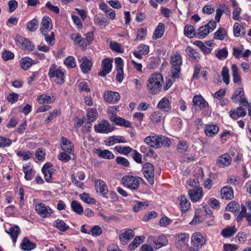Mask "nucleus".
<instances>
[{
	"mask_svg": "<svg viewBox=\"0 0 251 251\" xmlns=\"http://www.w3.org/2000/svg\"><path fill=\"white\" fill-rule=\"evenodd\" d=\"M193 102L194 105L197 106L200 108L206 107L208 106V103L201 95L194 96L193 99Z\"/></svg>",
	"mask_w": 251,
	"mask_h": 251,
	"instance_id": "obj_33",
	"label": "nucleus"
},
{
	"mask_svg": "<svg viewBox=\"0 0 251 251\" xmlns=\"http://www.w3.org/2000/svg\"><path fill=\"white\" fill-rule=\"evenodd\" d=\"M52 27L51 19L48 16H44L42 20L40 31L42 34H47Z\"/></svg>",
	"mask_w": 251,
	"mask_h": 251,
	"instance_id": "obj_14",
	"label": "nucleus"
},
{
	"mask_svg": "<svg viewBox=\"0 0 251 251\" xmlns=\"http://www.w3.org/2000/svg\"><path fill=\"white\" fill-rule=\"evenodd\" d=\"M39 22L36 19H33L27 23L26 28L31 31H35L38 27Z\"/></svg>",
	"mask_w": 251,
	"mask_h": 251,
	"instance_id": "obj_50",
	"label": "nucleus"
},
{
	"mask_svg": "<svg viewBox=\"0 0 251 251\" xmlns=\"http://www.w3.org/2000/svg\"><path fill=\"white\" fill-rule=\"evenodd\" d=\"M103 98L107 102L114 104L119 101L121 96L117 92L107 91L104 93Z\"/></svg>",
	"mask_w": 251,
	"mask_h": 251,
	"instance_id": "obj_13",
	"label": "nucleus"
},
{
	"mask_svg": "<svg viewBox=\"0 0 251 251\" xmlns=\"http://www.w3.org/2000/svg\"><path fill=\"white\" fill-rule=\"evenodd\" d=\"M79 197L80 199L85 203L94 204L96 202L95 199L91 198L88 194L86 193H83L79 195Z\"/></svg>",
	"mask_w": 251,
	"mask_h": 251,
	"instance_id": "obj_54",
	"label": "nucleus"
},
{
	"mask_svg": "<svg viewBox=\"0 0 251 251\" xmlns=\"http://www.w3.org/2000/svg\"><path fill=\"white\" fill-rule=\"evenodd\" d=\"M188 195L193 202L198 201L203 196L202 189V188H197L190 189L188 192Z\"/></svg>",
	"mask_w": 251,
	"mask_h": 251,
	"instance_id": "obj_17",
	"label": "nucleus"
},
{
	"mask_svg": "<svg viewBox=\"0 0 251 251\" xmlns=\"http://www.w3.org/2000/svg\"><path fill=\"white\" fill-rule=\"evenodd\" d=\"M115 150L120 153L124 155H127L131 152L133 149L128 146L123 147L122 146H117L115 147Z\"/></svg>",
	"mask_w": 251,
	"mask_h": 251,
	"instance_id": "obj_51",
	"label": "nucleus"
},
{
	"mask_svg": "<svg viewBox=\"0 0 251 251\" xmlns=\"http://www.w3.org/2000/svg\"><path fill=\"white\" fill-rule=\"evenodd\" d=\"M189 234L186 233H178L176 236V244L177 247H182L187 245Z\"/></svg>",
	"mask_w": 251,
	"mask_h": 251,
	"instance_id": "obj_20",
	"label": "nucleus"
},
{
	"mask_svg": "<svg viewBox=\"0 0 251 251\" xmlns=\"http://www.w3.org/2000/svg\"><path fill=\"white\" fill-rule=\"evenodd\" d=\"M246 115V110L241 106L238 107L236 110H231L229 112L230 117L234 120H237L239 117H245Z\"/></svg>",
	"mask_w": 251,
	"mask_h": 251,
	"instance_id": "obj_30",
	"label": "nucleus"
},
{
	"mask_svg": "<svg viewBox=\"0 0 251 251\" xmlns=\"http://www.w3.org/2000/svg\"><path fill=\"white\" fill-rule=\"evenodd\" d=\"M164 33V25L162 23H159L156 26L152 35L153 39H159L163 35Z\"/></svg>",
	"mask_w": 251,
	"mask_h": 251,
	"instance_id": "obj_38",
	"label": "nucleus"
},
{
	"mask_svg": "<svg viewBox=\"0 0 251 251\" xmlns=\"http://www.w3.org/2000/svg\"><path fill=\"white\" fill-rule=\"evenodd\" d=\"M98 113L95 108H88L87 110V120L90 122H94L98 118Z\"/></svg>",
	"mask_w": 251,
	"mask_h": 251,
	"instance_id": "obj_44",
	"label": "nucleus"
},
{
	"mask_svg": "<svg viewBox=\"0 0 251 251\" xmlns=\"http://www.w3.org/2000/svg\"><path fill=\"white\" fill-rule=\"evenodd\" d=\"M37 100L40 104L44 103H50L54 101L55 98L54 97H50L49 96L42 95L38 97Z\"/></svg>",
	"mask_w": 251,
	"mask_h": 251,
	"instance_id": "obj_48",
	"label": "nucleus"
},
{
	"mask_svg": "<svg viewBox=\"0 0 251 251\" xmlns=\"http://www.w3.org/2000/svg\"><path fill=\"white\" fill-rule=\"evenodd\" d=\"M229 69L226 66H225L223 68L221 75L223 77V81L226 84H228L229 83Z\"/></svg>",
	"mask_w": 251,
	"mask_h": 251,
	"instance_id": "obj_56",
	"label": "nucleus"
},
{
	"mask_svg": "<svg viewBox=\"0 0 251 251\" xmlns=\"http://www.w3.org/2000/svg\"><path fill=\"white\" fill-rule=\"evenodd\" d=\"M72 210L77 214L81 215L83 212V209L81 205L76 201H73L71 202Z\"/></svg>",
	"mask_w": 251,
	"mask_h": 251,
	"instance_id": "obj_49",
	"label": "nucleus"
},
{
	"mask_svg": "<svg viewBox=\"0 0 251 251\" xmlns=\"http://www.w3.org/2000/svg\"><path fill=\"white\" fill-rule=\"evenodd\" d=\"M119 106H109L107 108V113L109 115V120L111 122L118 117L117 116V113L119 111Z\"/></svg>",
	"mask_w": 251,
	"mask_h": 251,
	"instance_id": "obj_39",
	"label": "nucleus"
},
{
	"mask_svg": "<svg viewBox=\"0 0 251 251\" xmlns=\"http://www.w3.org/2000/svg\"><path fill=\"white\" fill-rule=\"evenodd\" d=\"M226 35V31L224 28H220L214 33V38L215 39L223 40Z\"/></svg>",
	"mask_w": 251,
	"mask_h": 251,
	"instance_id": "obj_53",
	"label": "nucleus"
},
{
	"mask_svg": "<svg viewBox=\"0 0 251 251\" xmlns=\"http://www.w3.org/2000/svg\"><path fill=\"white\" fill-rule=\"evenodd\" d=\"M96 153L100 157L107 159H113L115 157L114 154L108 150H102L100 149L96 150Z\"/></svg>",
	"mask_w": 251,
	"mask_h": 251,
	"instance_id": "obj_34",
	"label": "nucleus"
},
{
	"mask_svg": "<svg viewBox=\"0 0 251 251\" xmlns=\"http://www.w3.org/2000/svg\"><path fill=\"white\" fill-rule=\"evenodd\" d=\"M143 180L141 177L131 175L125 176L122 179L123 184L132 190H137L139 187L140 182Z\"/></svg>",
	"mask_w": 251,
	"mask_h": 251,
	"instance_id": "obj_3",
	"label": "nucleus"
},
{
	"mask_svg": "<svg viewBox=\"0 0 251 251\" xmlns=\"http://www.w3.org/2000/svg\"><path fill=\"white\" fill-rule=\"evenodd\" d=\"M142 172L145 177L151 185L154 183V167L150 163H146L142 167Z\"/></svg>",
	"mask_w": 251,
	"mask_h": 251,
	"instance_id": "obj_6",
	"label": "nucleus"
},
{
	"mask_svg": "<svg viewBox=\"0 0 251 251\" xmlns=\"http://www.w3.org/2000/svg\"><path fill=\"white\" fill-rule=\"evenodd\" d=\"M50 78L56 77V82L58 84H62L64 81V73L60 68H57L55 64H53L50 68L48 73Z\"/></svg>",
	"mask_w": 251,
	"mask_h": 251,
	"instance_id": "obj_7",
	"label": "nucleus"
},
{
	"mask_svg": "<svg viewBox=\"0 0 251 251\" xmlns=\"http://www.w3.org/2000/svg\"><path fill=\"white\" fill-rule=\"evenodd\" d=\"M56 170L52 167V165L50 163H46L42 167V172L44 175V178L48 182L52 181V175L55 172Z\"/></svg>",
	"mask_w": 251,
	"mask_h": 251,
	"instance_id": "obj_10",
	"label": "nucleus"
},
{
	"mask_svg": "<svg viewBox=\"0 0 251 251\" xmlns=\"http://www.w3.org/2000/svg\"><path fill=\"white\" fill-rule=\"evenodd\" d=\"M134 236V232L131 229H125L121 231L119 238L123 245H126Z\"/></svg>",
	"mask_w": 251,
	"mask_h": 251,
	"instance_id": "obj_12",
	"label": "nucleus"
},
{
	"mask_svg": "<svg viewBox=\"0 0 251 251\" xmlns=\"http://www.w3.org/2000/svg\"><path fill=\"white\" fill-rule=\"evenodd\" d=\"M23 170L25 174V178L26 180H31L32 178V169L30 166H23Z\"/></svg>",
	"mask_w": 251,
	"mask_h": 251,
	"instance_id": "obj_57",
	"label": "nucleus"
},
{
	"mask_svg": "<svg viewBox=\"0 0 251 251\" xmlns=\"http://www.w3.org/2000/svg\"><path fill=\"white\" fill-rule=\"evenodd\" d=\"M147 30L145 28H140L137 32V36L135 41H142L147 36Z\"/></svg>",
	"mask_w": 251,
	"mask_h": 251,
	"instance_id": "obj_60",
	"label": "nucleus"
},
{
	"mask_svg": "<svg viewBox=\"0 0 251 251\" xmlns=\"http://www.w3.org/2000/svg\"><path fill=\"white\" fill-rule=\"evenodd\" d=\"M112 59L108 58L102 60V70L99 72V75L104 77L111 72L112 67Z\"/></svg>",
	"mask_w": 251,
	"mask_h": 251,
	"instance_id": "obj_15",
	"label": "nucleus"
},
{
	"mask_svg": "<svg viewBox=\"0 0 251 251\" xmlns=\"http://www.w3.org/2000/svg\"><path fill=\"white\" fill-rule=\"evenodd\" d=\"M5 231L10 236L13 243L15 244L17 241V238L21 233V229L18 226H15L8 229H5Z\"/></svg>",
	"mask_w": 251,
	"mask_h": 251,
	"instance_id": "obj_24",
	"label": "nucleus"
},
{
	"mask_svg": "<svg viewBox=\"0 0 251 251\" xmlns=\"http://www.w3.org/2000/svg\"><path fill=\"white\" fill-rule=\"evenodd\" d=\"M204 239L200 233H195L191 238V243L194 247L201 248L204 244Z\"/></svg>",
	"mask_w": 251,
	"mask_h": 251,
	"instance_id": "obj_22",
	"label": "nucleus"
},
{
	"mask_svg": "<svg viewBox=\"0 0 251 251\" xmlns=\"http://www.w3.org/2000/svg\"><path fill=\"white\" fill-rule=\"evenodd\" d=\"M14 57V53L8 50H5L2 53V58L4 61L11 60Z\"/></svg>",
	"mask_w": 251,
	"mask_h": 251,
	"instance_id": "obj_64",
	"label": "nucleus"
},
{
	"mask_svg": "<svg viewBox=\"0 0 251 251\" xmlns=\"http://www.w3.org/2000/svg\"><path fill=\"white\" fill-rule=\"evenodd\" d=\"M15 42L17 46L25 50L31 51L35 49V46L29 40L19 35L16 36Z\"/></svg>",
	"mask_w": 251,
	"mask_h": 251,
	"instance_id": "obj_8",
	"label": "nucleus"
},
{
	"mask_svg": "<svg viewBox=\"0 0 251 251\" xmlns=\"http://www.w3.org/2000/svg\"><path fill=\"white\" fill-rule=\"evenodd\" d=\"M226 209L233 213H236L239 209V204L235 201H231L227 205Z\"/></svg>",
	"mask_w": 251,
	"mask_h": 251,
	"instance_id": "obj_58",
	"label": "nucleus"
},
{
	"mask_svg": "<svg viewBox=\"0 0 251 251\" xmlns=\"http://www.w3.org/2000/svg\"><path fill=\"white\" fill-rule=\"evenodd\" d=\"M43 35L45 36V40L49 45L52 46L54 44L55 38L53 32H51L50 34H48V33H47V34Z\"/></svg>",
	"mask_w": 251,
	"mask_h": 251,
	"instance_id": "obj_63",
	"label": "nucleus"
},
{
	"mask_svg": "<svg viewBox=\"0 0 251 251\" xmlns=\"http://www.w3.org/2000/svg\"><path fill=\"white\" fill-rule=\"evenodd\" d=\"M218 131V126L216 125H212L206 126L204 131L207 136L212 137L216 135Z\"/></svg>",
	"mask_w": 251,
	"mask_h": 251,
	"instance_id": "obj_40",
	"label": "nucleus"
},
{
	"mask_svg": "<svg viewBox=\"0 0 251 251\" xmlns=\"http://www.w3.org/2000/svg\"><path fill=\"white\" fill-rule=\"evenodd\" d=\"M184 33L185 36L189 38H192L197 36V33L192 25H186L184 27Z\"/></svg>",
	"mask_w": 251,
	"mask_h": 251,
	"instance_id": "obj_46",
	"label": "nucleus"
},
{
	"mask_svg": "<svg viewBox=\"0 0 251 251\" xmlns=\"http://www.w3.org/2000/svg\"><path fill=\"white\" fill-rule=\"evenodd\" d=\"M237 231L235 226H228L222 230L221 234L225 238H229L233 235Z\"/></svg>",
	"mask_w": 251,
	"mask_h": 251,
	"instance_id": "obj_37",
	"label": "nucleus"
},
{
	"mask_svg": "<svg viewBox=\"0 0 251 251\" xmlns=\"http://www.w3.org/2000/svg\"><path fill=\"white\" fill-rule=\"evenodd\" d=\"M37 63L38 61L33 60L28 57H24L20 61L21 66L25 70H27L33 64H35Z\"/></svg>",
	"mask_w": 251,
	"mask_h": 251,
	"instance_id": "obj_35",
	"label": "nucleus"
},
{
	"mask_svg": "<svg viewBox=\"0 0 251 251\" xmlns=\"http://www.w3.org/2000/svg\"><path fill=\"white\" fill-rule=\"evenodd\" d=\"M60 146L62 150L68 153H71L73 151L74 146L71 141L65 137L61 139Z\"/></svg>",
	"mask_w": 251,
	"mask_h": 251,
	"instance_id": "obj_25",
	"label": "nucleus"
},
{
	"mask_svg": "<svg viewBox=\"0 0 251 251\" xmlns=\"http://www.w3.org/2000/svg\"><path fill=\"white\" fill-rule=\"evenodd\" d=\"M148 240L150 243L153 242L154 244V247L156 249H159L168 243L167 238L164 235L158 237L151 236Z\"/></svg>",
	"mask_w": 251,
	"mask_h": 251,
	"instance_id": "obj_11",
	"label": "nucleus"
},
{
	"mask_svg": "<svg viewBox=\"0 0 251 251\" xmlns=\"http://www.w3.org/2000/svg\"><path fill=\"white\" fill-rule=\"evenodd\" d=\"M170 63L173 67H181L182 59L180 54L176 52L170 58Z\"/></svg>",
	"mask_w": 251,
	"mask_h": 251,
	"instance_id": "obj_32",
	"label": "nucleus"
},
{
	"mask_svg": "<svg viewBox=\"0 0 251 251\" xmlns=\"http://www.w3.org/2000/svg\"><path fill=\"white\" fill-rule=\"evenodd\" d=\"M150 119L153 123H160L163 119L162 114L159 112L154 111L151 114Z\"/></svg>",
	"mask_w": 251,
	"mask_h": 251,
	"instance_id": "obj_55",
	"label": "nucleus"
},
{
	"mask_svg": "<svg viewBox=\"0 0 251 251\" xmlns=\"http://www.w3.org/2000/svg\"><path fill=\"white\" fill-rule=\"evenodd\" d=\"M157 107L164 112H169L171 109V102L168 98L164 97L158 102Z\"/></svg>",
	"mask_w": 251,
	"mask_h": 251,
	"instance_id": "obj_27",
	"label": "nucleus"
},
{
	"mask_svg": "<svg viewBox=\"0 0 251 251\" xmlns=\"http://www.w3.org/2000/svg\"><path fill=\"white\" fill-rule=\"evenodd\" d=\"M80 61L81 62L80 67L83 73H87L91 69L92 63L91 61L88 59L86 57H82Z\"/></svg>",
	"mask_w": 251,
	"mask_h": 251,
	"instance_id": "obj_31",
	"label": "nucleus"
},
{
	"mask_svg": "<svg viewBox=\"0 0 251 251\" xmlns=\"http://www.w3.org/2000/svg\"><path fill=\"white\" fill-rule=\"evenodd\" d=\"M112 123H115L117 126L126 127H130L131 126V124L129 121L119 116L117 117Z\"/></svg>",
	"mask_w": 251,
	"mask_h": 251,
	"instance_id": "obj_43",
	"label": "nucleus"
},
{
	"mask_svg": "<svg viewBox=\"0 0 251 251\" xmlns=\"http://www.w3.org/2000/svg\"><path fill=\"white\" fill-rule=\"evenodd\" d=\"M234 35L236 37L244 35L246 33V30L244 26L238 23H235L233 26Z\"/></svg>",
	"mask_w": 251,
	"mask_h": 251,
	"instance_id": "obj_41",
	"label": "nucleus"
},
{
	"mask_svg": "<svg viewBox=\"0 0 251 251\" xmlns=\"http://www.w3.org/2000/svg\"><path fill=\"white\" fill-rule=\"evenodd\" d=\"M231 71L232 72V76L233 82L235 83H240L241 78L238 72V69L237 66L233 64L231 66Z\"/></svg>",
	"mask_w": 251,
	"mask_h": 251,
	"instance_id": "obj_42",
	"label": "nucleus"
},
{
	"mask_svg": "<svg viewBox=\"0 0 251 251\" xmlns=\"http://www.w3.org/2000/svg\"><path fill=\"white\" fill-rule=\"evenodd\" d=\"M243 96H244L243 89L242 88H238L237 90L234 92V94L231 97V99L234 102L236 103L239 101L240 99H243Z\"/></svg>",
	"mask_w": 251,
	"mask_h": 251,
	"instance_id": "obj_47",
	"label": "nucleus"
},
{
	"mask_svg": "<svg viewBox=\"0 0 251 251\" xmlns=\"http://www.w3.org/2000/svg\"><path fill=\"white\" fill-rule=\"evenodd\" d=\"M53 225L61 231H65L69 228V226L67 225L63 220L60 219H57L54 221Z\"/></svg>",
	"mask_w": 251,
	"mask_h": 251,
	"instance_id": "obj_45",
	"label": "nucleus"
},
{
	"mask_svg": "<svg viewBox=\"0 0 251 251\" xmlns=\"http://www.w3.org/2000/svg\"><path fill=\"white\" fill-rule=\"evenodd\" d=\"M94 22L102 29L105 28L106 26L109 24V22L106 18L100 13L94 16Z\"/></svg>",
	"mask_w": 251,
	"mask_h": 251,
	"instance_id": "obj_23",
	"label": "nucleus"
},
{
	"mask_svg": "<svg viewBox=\"0 0 251 251\" xmlns=\"http://www.w3.org/2000/svg\"><path fill=\"white\" fill-rule=\"evenodd\" d=\"M163 77L161 74L155 73L151 74L147 82V88L149 93L156 95L159 93L162 87Z\"/></svg>",
	"mask_w": 251,
	"mask_h": 251,
	"instance_id": "obj_1",
	"label": "nucleus"
},
{
	"mask_svg": "<svg viewBox=\"0 0 251 251\" xmlns=\"http://www.w3.org/2000/svg\"><path fill=\"white\" fill-rule=\"evenodd\" d=\"M34 204L36 211L42 218H49L53 213V210L50 207L46 206L40 201L34 202Z\"/></svg>",
	"mask_w": 251,
	"mask_h": 251,
	"instance_id": "obj_4",
	"label": "nucleus"
},
{
	"mask_svg": "<svg viewBox=\"0 0 251 251\" xmlns=\"http://www.w3.org/2000/svg\"><path fill=\"white\" fill-rule=\"evenodd\" d=\"M20 247L24 251H30L36 247V245L30 241L27 237H25L22 240Z\"/></svg>",
	"mask_w": 251,
	"mask_h": 251,
	"instance_id": "obj_28",
	"label": "nucleus"
},
{
	"mask_svg": "<svg viewBox=\"0 0 251 251\" xmlns=\"http://www.w3.org/2000/svg\"><path fill=\"white\" fill-rule=\"evenodd\" d=\"M179 201V205L182 212H185L190 208L191 204L190 201L184 195H181L177 198Z\"/></svg>",
	"mask_w": 251,
	"mask_h": 251,
	"instance_id": "obj_26",
	"label": "nucleus"
},
{
	"mask_svg": "<svg viewBox=\"0 0 251 251\" xmlns=\"http://www.w3.org/2000/svg\"><path fill=\"white\" fill-rule=\"evenodd\" d=\"M228 55V51L226 48H224L216 51L215 56L219 60H224L226 58Z\"/></svg>",
	"mask_w": 251,
	"mask_h": 251,
	"instance_id": "obj_52",
	"label": "nucleus"
},
{
	"mask_svg": "<svg viewBox=\"0 0 251 251\" xmlns=\"http://www.w3.org/2000/svg\"><path fill=\"white\" fill-rule=\"evenodd\" d=\"M232 158L229 153H226L219 156L216 161L217 164L220 167H225L230 165Z\"/></svg>",
	"mask_w": 251,
	"mask_h": 251,
	"instance_id": "obj_19",
	"label": "nucleus"
},
{
	"mask_svg": "<svg viewBox=\"0 0 251 251\" xmlns=\"http://www.w3.org/2000/svg\"><path fill=\"white\" fill-rule=\"evenodd\" d=\"M144 141L150 147L156 149L159 148L162 146L169 147L171 144V141L168 138L153 133L147 136Z\"/></svg>",
	"mask_w": 251,
	"mask_h": 251,
	"instance_id": "obj_2",
	"label": "nucleus"
},
{
	"mask_svg": "<svg viewBox=\"0 0 251 251\" xmlns=\"http://www.w3.org/2000/svg\"><path fill=\"white\" fill-rule=\"evenodd\" d=\"M148 206V204L146 202L137 201L133 206V210L134 212H137L145 209Z\"/></svg>",
	"mask_w": 251,
	"mask_h": 251,
	"instance_id": "obj_62",
	"label": "nucleus"
},
{
	"mask_svg": "<svg viewBox=\"0 0 251 251\" xmlns=\"http://www.w3.org/2000/svg\"><path fill=\"white\" fill-rule=\"evenodd\" d=\"M217 23L214 21H210L209 23L204 26L200 27L197 33V36L200 39L205 38L210 32L214 30L216 28Z\"/></svg>",
	"mask_w": 251,
	"mask_h": 251,
	"instance_id": "obj_5",
	"label": "nucleus"
},
{
	"mask_svg": "<svg viewBox=\"0 0 251 251\" xmlns=\"http://www.w3.org/2000/svg\"><path fill=\"white\" fill-rule=\"evenodd\" d=\"M70 37L74 42L75 45L85 49L87 47L85 38H83L79 33H72Z\"/></svg>",
	"mask_w": 251,
	"mask_h": 251,
	"instance_id": "obj_21",
	"label": "nucleus"
},
{
	"mask_svg": "<svg viewBox=\"0 0 251 251\" xmlns=\"http://www.w3.org/2000/svg\"><path fill=\"white\" fill-rule=\"evenodd\" d=\"M222 198L225 200H231L234 197L233 189L228 186L223 187L221 190Z\"/></svg>",
	"mask_w": 251,
	"mask_h": 251,
	"instance_id": "obj_29",
	"label": "nucleus"
},
{
	"mask_svg": "<svg viewBox=\"0 0 251 251\" xmlns=\"http://www.w3.org/2000/svg\"><path fill=\"white\" fill-rule=\"evenodd\" d=\"M149 46L142 44L137 47V49L133 51V54L136 58L141 59L142 55H146L149 53Z\"/></svg>",
	"mask_w": 251,
	"mask_h": 251,
	"instance_id": "obj_18",
	"label": "nucleus"
},
{
	"mask_svg": "<svg viewBox=\"0 0 251 251\" xmlns=\"http://www.w3.org/2000/svg\"><path fill=\"white\" fill-rule=\"evenodd\" d=\"M143 237L136 236L129 245V248L131 250H134L140 245L143 241Z\"/></svg>",
	"mask_w": 251,
	"mask_h": 251,
	"instance_id": "obj_59",
	"label": "nucleus"
},
{
	"mask_svg": "<svg viewBox=\"0 0 251 251\" xmlns=\"http://www.w3.org/2000/svg\"><path fill=\"white\" fill-rule=\"evenodd\" d=\"M126 142V139L123 136H113L108 138L106 144L107 146H111L116 143H121Z\"/></svg>",
	"mask_w": 251,
	"mask_h": 251,
	"instance_id": "obj_36",
	"label": "nucleus"
},
{
	"mask_svg": "<svg viewBox=\"0 0 251 251\" xmlns=\"http://www.w3.org/2000/svg\"><path fill=\"white\" fill-rule=\"evenodd\" d=\"M96 190L104 197H107L108 188L105 182L101 179H97L95 182Z\"/></svg>",
	"mask_w": 251,
	"mask_h": 251,
	"instance_id": "obj_16",
	"label": "nucleus"
},
{
	"mask_svg": "<svg viewBox=\"0 0 251 251\" xmlns=\"http://www.w3.org/2000/svg\"><path fill=\"white\" fill-rule=\"evenodd\" d=\"M64 63L68 68H72L76 66L75 58L72 56L67 57L64 60Z\"/></svg>",
	"mask_w": 251,
	"mask_h": 251,
	"instance_id": "obj_61",
	"label": "nucleus"
},
{
	"mask_svg": "<svg viewBox=\"0 0 251 251\" xmlns=\"http://www.w3.org/2000/svg\"><path fill=\"white\" fill-rule=\"evenodd\" d=\"M96 132L98 133H108L114 130L113 126H111L107 120H103L94 126Z\"/></svg>",
	"mask_w": 251,
	"mask_h": 251,
	"instance_id": "obj_9",
	"label": "nucleus"
}]
</instances>
